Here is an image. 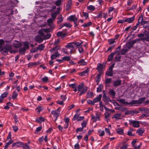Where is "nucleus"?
I'll return each mask as SVG.
<instances>
[{"label":"nucleus","instance_id":"f257e3e1","mask_svg":"<svg viewBox=\"0 0 149 149\" xmlns=\"http://www.w3.org/2000/svg\"><path fill=\"white\" fill-rule=\"evenodd\" d=\"M146 99V97H145L140 98L137 100H133L131 102H128L125 101V99H120L117 100V101L123 104H124V105L127 106V105L131 104L132 106H133L134 104H141Z\"/></svg>","mask_w":149,"mask_h":149},{"label":"nucleus","instance_id":"f03ea898","mask_svg":"<svg viewBox=\"0 0 149 149\" xmlns=\"http://www.w3.org/2000/svg\"><path fill=\"white\" fill-rule=\"evenodd\" d=\"M38 33L39 35H38L36 36L35 40L36 42L40 43L44 40L43 37L45 36V35L40 30H39Z\"/></svg>","mask_w":149,"mask_h":149},{"label":"nucleus","instance_id":"7ed1b4c3","mask_svg":"<svg viewBox=\"0 0 149 149\" xmlns=\"http://www.w3.org/2000/svg\"><path fill=\"white\" fill-rule=\"evenodd\" d=\"M106 62L103 63L102 64L98 63L97 64L96 70H97L99 73H102V70L105 68Z\"/></svg>","mask_w":149,"mask_h":149},{"label":"nucleus","instance_id":"20e7f679","mask_svg":"<svg viewBox=\"0 0 149 149\" xmlns=\"http://www.w3.org/2000/svg\"><path fill=\"white\" fill-rule=\"evenodd\" d=\"M12 46L10 45H5L4 47L1 48V50L3 52L8 54V52L10 50V49H11Z\"/></svg>","mask_w":149,"mask_h":149},{"label":"nucleus","instance_id":"39448f33","mask_svg":"<svg viewBox=\"0 0 149 149\" xmlns=\"http://www.w3.org/2000/svg\"><path fill=\"white\" fill-rule=\"evenodd\" d=\"M129 121L130 122L129 125H132V126L134 127H139L140 126L139 121L130 120Z\"/></svg>","mask_w":149,"mask_h":149},{"label":"nucleus","instance_id":"423d86ee","mask_svg":"<svg viewBox=\"0 0 149 149\" xmlns=\"http://www.w3.org/2000/svg\"><path fill=\"white\" fill-rule=\"evenodd\" d=\"M143 33L144 34V36H146L141 38V39L147 42H149V32L145 30Z\"/></svg>","mask_w":149,"mask_h":149},{"label":"nucleus","instance_id":"0eeeda50","mask_svg":"<svg viewBox=\"0 0 149 149\" xmlns=\"http://www.w3.org/2000/svg\"><path fill=\"white\" fill-rule=\"evenodd\" d=\"M138 20L139 24V26H141V25H144L146 23V21L143 20V18L142 15H141L139 17Z\"/></svg>","mask_w":149,"mask_h":149},{"label":"nucleus","instance_id":"6e6552de","mask_svg":"<svg viewBox=\"0 0 149 149\" xmlns=\"http://www.w3.org/2000/svg\"><path fill=\"white\" fill-rule=\"evenodd\" d=\"M65 47L67 48V49H70V53H71L74 47V44H73V42L68 43L67 45L65 46Z\"/></svg>","mask_w":149,"mask_h":149},{"label":"nucleus","instance_id":"1a4fd4ad","mask_svg":"<svg viewBox=\"0 0 149 149\" xmlns=\"http://www.w3.org/2000/svg\"><path fill=\"white\" fill-rule=\"evenodd\" d=\"M122 81L120 79H118L113 82V86L115 87H117L120 85Z\"/></svg>","mask_w":149,"mask_h":149},{"label":"nucleus","instance_id":"9d476101","mask_svg":"<svg viewBox=\"0 0 149 149\" xmlns=\"http://www.w3.org/2000/svg\"><path fill=\"white\" fill-rule=\"evenodd\" d=\"M128 51V49H125L123 47L118 53V54L119 55H124Z\"/></svg>","mask_w":149,"mask_h":149},{"label":"nucleus","instance_id":"9b49d317","mask_svg":"<svg viewBox=\"0 0 149 149\" xmlns=\"http://www.w3.org/2000/svg\"><path fill=\"white\" fill-rule=\"evenodd\" d=\"M68 19L70 21L74 22L77 21V18L76 17L75 15H70L68 17Z\"/></svg>","mask_w":149,"mask_h":149},{"label":"nucleus","instance_id":"f8f14e48","mask_svg":"<svg viewBox=\"0 0 149 149\" xmlns=\"http://www.w3.org/2000/svg\"><path fill=\"white\" fill-rule=\"evenodd\" d=\"M109 90L108 93L113 98H114L116 95V92L113 89H109Z\"/></svg>","mask_w":149,"mask_h":149},{"label":"nucleus","instance_id":"ddd939ff","mask_svg":"<svg viewBox=\"0 0 149 149\" xmlns=\"http://www.w3.org/2000/svg\"><path fill=\"white\" fill-rule=\"evenodd\" d=\"M77 63L80 65L84 66L87 64V62L85 61L83 59H81L78 61Z\"/></svg>","mask_w":149,"mask_h":149},{"label":"nucleus","instance_id":"4468645a","mask_svg":"<svg viewBox=\"0 0 149 149\" xmlns=\"http://www.w3.org/2000/svg\"><path fill=\"white\" fill-rule=\"evenodd\" d=\"M102 97V94H99L98 97L97 96L96 97L93 99V101L94 104L96 102H97L99 101H101V100Z\"/></svg>","mask_w":149,"mask_h":149},{"label":"nucleus","instance_id":"2eb2a0df","mask_svg":"<svg viewBox=\"0 0 149 149\" xmlns=\"http://www.w3.org/2000/svg\"><path fill=\"white\" fill-rule=\"evenodd\" d=\"M23 143L22 142H18L13 143L12 145V147L15 146H18L19 147H22Z\"/></svg>","mask_w":149,"mask_h":149},{"label":"nucleus","instance_id":"dca6fc26","mask_svg":"<svg viewBox=\"0 0 149 149\" xmlns=\"http://www.w3.org/2000/svg\"><path fill=\"white\" fill-rule=\"evenodd\" d=\"M103 98L104 99V101H107L112 102V100H111L109 97H107L106 94L104 93L103 96Z\"/></svg>","mask_w":149,"mask_h":149},{"label":"nucleus","instance_id":"f3484780","mask_svg":"<svg viewBox=\"0 0 149 149\" xmlns=\"http://www.w3.org/2000/svg\"><path fill=\"white\" fill-rule=\"evenodd\" d=\"M134 16H133L130 18H126L125 19V21L126 22H128L129 23H131L134 21Z\"/></svg>","mask_w":149,"mask_h":149},{"label":"nucleus","instance_id":"a211bd4d","mask_svg":"<svg viewBox=\"0 0 149 149\" xmlns=\"http://www.w3.org/2000/svg\"><path fill=\"white\" fill-rule=\"evenodd\" d=\"M72 5V0H68L66 6V9L69 10Z\"/></svg>","mask_w":149,"mask_h":149},{"label":"nucleus","instance_id":"6ab92c4d","mask_svg":"<svg viewBox=\"0 0 149 149\" xmlns=\"http://www.w3.org/2000/svg\"><path fill=\"white\" fill-rule=\"evenodd\" d=\"M26 50V49L25 47H21L19 50V52L20 54L24 55Z\"/></svg>","mask_w":149,"mask_h":149},{"label":"nucleus","instance_id":"aec40b11","mask_svg":"<svg viewBox=\"0 0 149 149\" xmlns=\"http://www.w3.org/2000/svg\"><path fill=\"white\" fill-rule=\"evenodd\" d=\"M89 71V69L88 68H87L81 72H79L78 74L80 76H84L85 75V74L86 73H87Z\"/></svg>","mask_w":149,"mask_h":149},{"label":"nucleus","instance_id":"412c9836","mask_svg":"<svg viewBox=\"0 0 149 149\" xmlns=\"http://www.w3.org/2000/svg\"><path fill=\"white\" fill-rule=\"evenodd\" d=\"M115 54L114 53L112 52L108 56L107 61L110 62L112 59Z\"/></svg>","mask_w":149,"mask_h":149},{"label":"nucleus","instance_id":"4be33fe9","mask_svg":"<svg viewBox=\"0 0 149 149\" xmlns=\"http://www.w3.org/2000/svg\"><path fill=\"white\" fill-rule=\"evenodd\" d=\"M145 132L144 129L139 128L137 130L136 133L139 135H142Z\"/></svg>","mask_w":149,"mask_h":149},{"label":"nucleus","instance_id":"5701e85b","mask_svg":"<svg viewBox=\"0 0 149 149\" xmlns=\"http://www.w3.org/2000/svg\"><path fill=\"white\" fill-rule=\"evenodd\" d=\"M22 45L21 43L19 42H17V43H14L13 44V46L15 48H18L20 47Z\"/></svg>","mask_w":149,"mask_h":149},{"label":"nucleus","instance_id":"b1692460","mask_svg":"<svg viewBox=\"0 0 149 149\" xmlns=\"http://www.w3.org/2000/svg\"><path fill=\"white\" fill-rule=\"evenodd\" d=\"M39 30H40L43 33V32H45L47 33H48L52 31L51 30V29L49 28H42L41 29H40Z\"/></svg>","mask_w":149,"mask_h":149},{"label":"nucleus","instance_id":"393cba45","mask_svg":"<svg viewBox=\"0 0 149 149\" xmlns=\"http://www.w3.org/2000/svg\"><path fill=\"white\" fill-rule=\"evenodd\" d=\"M87 90V87H86L85 88L82 89L79 94V96H81L82 95H83L84 93L86 92Z\"/></svg>","mask_w":149,"mask_h":149},{"label":"nucleus","instance_id":"a878e982","mask_svg":"<svg viewBox=\"0 0 149 149\" xmlns=\"http://www.w3.org/2000/svg\"><path fill=\"white\" fill-rule=\"evenodd\" d=\"M59 112H57L56 111L53 110L51 112V114L55 116V117H56L55 120H56L59 114Z\"/></svg>","mask_w":149,"mask_h":149},{"label":"nucleus","instance_id":"bb28decb","mask_svg":"<svg viewBox=\"0 0 149 149\" xmlns=\"http://www.w3.org/2000/svg\"><path fill=\"white\" fill-rule=\"evenodd\" d=\"M39 63H40L39 62H30L28 64V66L29 67L32 66H36L38 65Z\"/></svg>","mask_w":149,"mask_h":149},{"label":"nucleus","instance_id":"cd10ccee","mask_svg":"<svg viewBox=\"0 0 149 149\" xmlns=\"http://www.w3.org/2000/svg\"><path fill=\"white\" fill-rule=\"evenodd\" d=\"M57 19H58L57 21L58 24H59L63 22V18L62 17V16L61 15H59L58 16Z\"/></svg>","mask_w":149,"mask_h":149},{"label":"nucleus","instance_id":"c85d7f7f","mask_svg":"<svg viewBox=\"0 0 149 149\" xmlns=\"http://www.w3.org/2000/svg\"><path fill=\"white\" fill-rule=\"evenodd\" d=\"M43 110V108L41 106H38L36 109V111L39 114L40 112Z\"/></svg>","mask_w":149,"mask_h":149},{"label":"nucleus","instance_id":"c756f323","mask_svg":"<svg viewBox=\"0 0 149 149\" xmlns=\"http://www.w3.org/2000/svg\"><path fill=\"white\" fill-rule=\"evenodd\" d=\"M101 73H99L96 76V81L97 83H98L100 81Z\"/></svg>","mask_w":149,"mask_h":149},{"label":"nucleus","instance_id":"7c9ffc66","mask_svg":"<svg viewBox=\"0 0 149 149\" xmlns=\"http://www.w3.org/2000/svg\"><path fill=\"white\" fill-rule=\"evenodd\" d=\"M66 35V33H63L61 31H59L57 33L56 35L58 37H60L61 36H64Z\"/></svg>","mask_w":149,"mask_h":149},{"label":"nucleus","instance_id":"2f4dec72","mask_svg":"<svg viewBox=\"0 0 149 149\" xmlns=\"http://www.w3.org/2000/svg\"><path fill=\"white\" fill-rule=\"evenodd\" d=\"M95 7L93 5H90L87 7V10L91 11H93L95 10Z\"/></svg>","mask_w":149,"mask_h":149},{"label":"nucleus","instance_id":"473e14b6","mask_svg":"<svg viewBox=\"0 0 149 149\" xmlns=\"http://www.w3.org/2000/svg\"><path fill=\"white\" fill-rule=\"evenodd\" d=\"M120 113H116L113 115V117H112L113 118H114L117 119L118 120L120 119V118L119 117L120 116Z\"/></svg>","mask_w":149,"mask_h":149},{"label":"nucleus","instance_id":"72a5a7b5","mask_svg":"<svg viewBox=\"0 0 149 149\" xmlns=\"http://www.w3.org/2000/svg\"><path fill=\"white\" fill-rule=\"evenodd\" d=\"M106 75L109 76H112L113 75V71H107L106 72Z\"/></svg>","mask_w":149,"mask_h":149},{"label":"nucleus","instance_id":"f704fd0d","mask_svg":"<svg viewBox=\"0 0 149 149\" xmlns=\"http://www.w3.org/2000/svg\"><path fill=\"white\" fill-rule=\"evenodd\" d=\"M103 87V85L102 84L99 85L98 87L97 88V92L98 93H100L102 91V88Z\"/></svg>","mask_w":149,"mask_h":149},{"label":"nucleus","instance_id":"c9c22d12","mask_svg":"<svg viewBox=\"0 0 149 149\" xmlns=\"http://www.w3.org/2000/svg\"><path fill=\"white\" fill-rule=\"evenodd\" d=\"M23 43L24 46V47H25L26 49H29V43L28 42H23Z\"/></svg>","mask_w":149,"mask_h":149},{"label":"nucleus","instance_id":"e433bc0d","mask_svg":"<svg viewBox=\"0 0 149 149\" xmlns=\"http://www.w3.org/2000/svg\"><path fill=\"white\" fill-rule=\"evenodd\" d=\"M119 55H118V54H117L115 57V59L116 61H120L121 56H119Z\"/></svg>","mask_w":149,"mask_h":149},{"label":"nucleus","instance_id":"4c0bfd02","mask_svg":"<svg viewBox=\"0 0 149 149\" xmlns=\"http://www.w3.org/2000/svg\"><path fill=\"white\" fill-rule=\"evenodd\" d=\"M18 95V94L17 93L16 91H14L13 93L12 98L13 99H14L16 98Z\"/></svg>","mask_w":149,"mask_h":149},{"label":"nucleus","instance_id":"58836bf2","mask_svg":"<svg viewBox=\"0 0 149 149\" xmlns=\"http://www.w3.org/2000/svg\"><path fill=\"white\" fill-rule=\"evenodd\" d=\"M59 57L58 55L55 54L53 53L51 56V58L52 60H53L57 57Z\"/></svg>","mask_w":149,"mask_h":149},{"label":"nucleus","instance_id":"ea45409f","mask_svg":"<svg viewBox=\"0 0 149 149\" xmlns=\"http://www.w3.org/2000/svg\"><path fill=\"white\" fill-rule=\"evenodd\" d=\"M42 127L41 126H39L38 127H37L36 128V130H35V133L37 134L42 129Z\"/></svg>","mask_w":149,"mask_h":149},{"label":"nucleus","instance_id":"a19ab883","mask_svg":"<svg viewBox=\"0 0 149 149\" xmlns=\"http://www.w3.org/2000/svg\"><path fill=\"white\" fill-rule=\"evenodd\" d=\"M38 49L40 50H42L44 48L45 46L43 44H40L38 45Z\"/></svg>","mask_w":149,"mask_h":149},{"label":"nucleus","instance_id":"79ce46f5","mask_svg":"<svg viewBox=\"0 0 149 149\" xmlns=\"http://www.w3.org/2000/svg\"><path fill=\"white\" fill-rule=\"evenodd\" d=\"M13 141L12 140H9L8 142L6 143V145L4 146L5 148H7L13 142Z\"/></svg>","mask_w":149,"mask_h":149},{"label":"nucleus","instance_id":"37998d69","mask_svg":"<svg viewBox=\"0 0 149 149\" xmlns=\"http://www.w3.org/2000/svg\"><path fill=\"white\" fill-rule=\"evenodd\" d=\"M22 147L23 149H31L29 148V145L26 143L24 145L23 144Z\"/></svg>","mask_w":149,"mask_h":149},{"label":"nucleus","instance_id":"c03bdc74","mask_svg":"<svg viewBox=\"0 0 149 149\" xmlns=\"http://www.w3.org/2000/svg\"><path fill=\"white\" fill-rule=\"evenodd\" d=\"M99 105H100V110L102 111L103 112L104 111V106H103L102 102L101 101H100L99 102Z\"/></svg>","mask_w":149,"mask_h":149},{"label":"nucleus","instance_id":"a18cd8bd","mask_svg":"<svg viewBox=\"0 0 149 149\" xmlns=\"http://www.w3.org/2000/svg\"><path fill=\"white\" fill-rule=\"evenodd\" d=\"M73 43V44H74V45H75L76 46L78 47L81 46V44L82 43V42L79 43V42H74Z\"/></svg>","mask_w":149,"mask_h":149},{"label":"nucleus","instance_id":"49530a36","mask_svg":"<svg viewBox=\"0 0 149 149\" xmlns=\"http://www.w3.org/2000/svg\"><path fill=\"white\" fill-rule=\"evenodd\" d=\"M112 80L111 78H107L105 79V83L106 84H108L111 82Z\"/></svg>","mask_w":149,"mask_h":149},{"label":"nucleus","instance_id":"de8ad7c7","mask_svg":"<svg viewBox=\"0 0 149 149\" xmlns=\"http://www.w3.org/2000/svg\"><path fill=\"white\" fill-rule=\"evenodd\" d=\"M139 111H148V108H146L143 107L142 108H139Z\"/></svg>","mask_w":149,"mask_h":149},{"label":"nucleus","instance_id":"09e8293b","mask_svg":"<svg viewBox=\"0 0 149 149\" xmlns=\"http://www.w3.org/2000/svg\"><path fill=\"white\" fill-rule=\"evenodd\" d=\"M117 132L119 134H123L124 133L123 130L119 128L117 130Z\"/></svg>","mask_w":149,"mask_h":149},{"label":"nucleus","instance_id":"8fccbe9b","mask_svg":"<svg viewBox=\"0 0 149 149\" xmlns=\"http://www.w3.org/2000/svg\"><path fill=\"white\" fill-rule=\"evenodd\" d=\"M51 36V34L50 33L47 34L44 37H43L44 40L48 39L50 38Z\"/></svg>","mask_w":149,"mask_h":149},{"label":"nucleus","instance_id":"3c124183","mask_svg":"<svg viewBox=\"0 0 149 149\" xmlns=\"http://www.w3.org/2000/svg\"><path fill=\"white\" fill-rule=\"evenodd\" d=\"M139 25V24L138 22V23L136 24V25L135 26H133L132 28L131 29V32H132V31H133L134 30H136L137 26Z\"/></svg>","mask_w":149,"mask_h":149},{"label":"nucleus","instance_id":"603ef678","mask_svg":"<svg viewBox=\"0 0 149 149\" xmlns=\"http://www.w3.org/2000/svg\"><path fill=\"white\" fill-rule=\"evenodd\" d=\"M126 46L128 48V49H130L131 47H132L133 46L132 44H131L130 42H128L126 44Z\"/></svg>","mask_w":149,"mask_h":149},{"label":"nucleus","instance_id":"864d4df0","mask_svg":"<svg viewBox=\"0 0 149 149\" xmlns=\"http://www.w3.org/2000/svg\"><path fill=\"white\" fill-rule=\"evenodd\" d=\"M121 48V46H118L117 48H116L115 51L112 52L114 53V54H115L117 53H118L120 52Z\"/></svg>","mask_w":149,"mask_h":149},{"label":"nucleus","instance_id":"5fc2aeb1","mask_svg":"<svg viewBox=\"0 0 149 149\" xmlns=\"http://www.w3.org/2000/svg\"><path fill=\"white\" fill-rule=\"evenodd\" d=\"M82 14L85 17L86 19H87L88 17V14L87 13L83 12Z\"/></svg>","mask_w":149,"mask_h":149},{"label":"nucleus","instance_id":"6e6d98bb","mask_svg":"<svg viewBox=\"0 0 149 149\" xmlns=\"http://www.w3.org/2000/svg\"><path fill=\"white\" fill-rule=\"evenodd\" d=\"M79 115L77 113H76L74 116L73 118H72V120H77L79 117Z\"/></svg>","mask_w":149,"mask_h":149},{"label":"nucleus","instance_id":"4d7b16f0","mask_svg":"<svg viewBox=\"0 0 149 149\" xmlns=\"http://www.w3.org/2000/svg\"><path fill=\"white\" fill-rule=\"evenodd\" d=\"M139 40V39H134L133 40H132L130 41V42L131 43V44H132L133 46V45L137 42Z\"/></svg>","mask_w":149,"mask_h":149},{"label":"nucleus","instance_id":"13d9d810","mask_svg":"<svg viewBox=\"0 0 149 149\" xmlns=\"http://www.w3.org/2000/svg\"><path fill=\"white\" fill-rule=\"evenodd\" d=\"M93 92H91L90 93H89L88 92L87 93V95L88 96L87 97V98H89V97L91 98L92 96H93Z\"/></svg>","mask_w":149,"mask_h":149},{"label":"nucleus","instance_id":"bf43d9fd","mask_svg":"<svg viewBox=\"0 0 149 149\" xmlns=\"http://www.w3.org/2000/svg\"><path fill=\"white\" fill-rule=\"evenodd\" d=\"M38 48L37 47L35 48L34 49H31L30 50V52L31 53H35L36 52H37L38 51Z\"/></svg>","mask_w":149,"mask_h":149},{"label":"nucleus","instance_id":"052dcab7","mask_svg":"<svg viewBox=\"0 0 149 149\" xmlns=\"http://www.w3.org/2000/svg\"><path fill=\"white\" fill-rule=\"evenodd\" d=\"M82 127L84 128V127H86V122L85 120H84L83 122L81 123Z\"/></svg>","mask_w":149,"mask_h":149},{"label":"nucleus","instance_id":"680f3d73","mask_svg":"<svg viewBox=\"0 0 149 149\" xmlns=\"http://www.w3.org/2000/svg\"><path fill=\"white\" fill-rule=\"evenodd\" d=\"M53 19L51 18L48 19L47 20V24H53Z\"/></svg>","mask_w":149,"mask_h":149},{"label":"nucleus","instance_id":"e2e57ef3","mask_svg":"<svg viewBox=\"0 0 149 149\" xmlns=\"http://www.w3.org/2000/svg\"><path fill=\"white\" fill-rule=\"evenodd\" d=\"M84 84L83 83L82 84H80L77 87L78 88H79L81 90H82L83 88H84Z\"/></svg>","mask_w":149,"mask_h":149},{"label":"nucleus","instance_id":"0e129e2a","mask_svg":"<svg viewBox=\"0 0 149 149\" xmlns=\"http://www.w3.org/2000/svg\"><path fill=\"white\" fill-rule=\"evenodd\" d=\"M42 80L43 82H46L48 81L49 79L47 77L45 76L42 79Z\"/></svg>","mask_w":149,"mask_h":149},{"label":"nucleus","instance_id":"69168bd1","mask_svg":"<svg viewBox=\"0 0 149 149\" xmlns=\"http://www.w3.org/2000/svg\"><path fill=\"white\" fill-rule=\"evenodd\" d=\"M52 19L54 20L56 17V12H55L51 14Z\"/></svg>","mask_w":149,"mask_h":149},{"label":"nucleus","instance_id":"338daca9","mask_svg":"<svg viewBox=\"0 0 149 149\" xmlns=\"http://www.w3.org/2000/svg\"><path fill=\"white\" fill-rule=\"evenodd\" d=\"M61 99L63 102L65 101L67 99V97L65 95H62L61 96Z\"/></svg>","mask_w":149,"mask_h":149},{"label":"nucleus","instance_id":"774afa93","mask_svg":"<svg viewBox=\"0 0 149 149\" xmlns=\"http://www.w3.org/2000/svg\"><path fill=\"white\" fill-rule=\"evenodd\" d=\"M8 94V93L7 92H5L2 94L0 96H1L3 98H4L7 97Z\"/></svg>","mask_w":149,"mask_h":149}]
</instances>
